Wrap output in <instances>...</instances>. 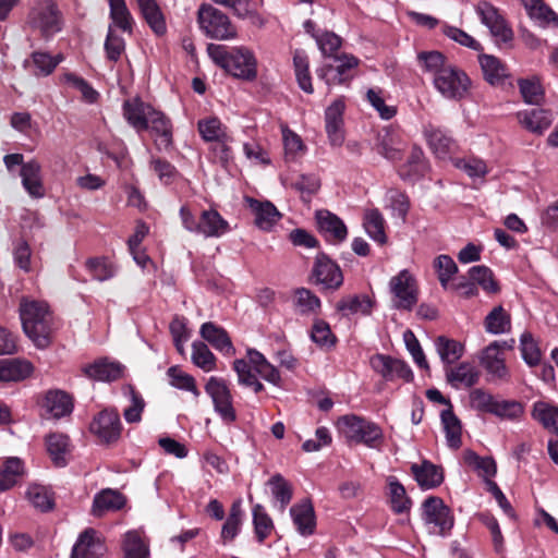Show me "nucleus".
<instances>
[{
	"mask_svg": "<svg viewBox=\"0 0 558 558\" xmlns=\"http://www.w3.org/2000/svg\"><path fill=\"white\" fill-rule=\"evenodd\" d=\"M532 417L544 428L558 435V407L545 401H536L533 404Z\"/></svg>",
	"mask_w": 558,
	"mask_h": 558,
	"instance_id": "ea45409f",
	"label": "nucleus"
},
{
	"mask_svg": "<svg viewBox=\"0 0 558 558\" xmlns=\"http://www.w3.org/2000/svg\"><path fill=\"white\" fill-rule=\"evenodd\" d=\"M373 303L367 295H352L343 298L337 304V310L343 315L369 314Z\"/></svg>",
	"mask_w": 558,
	"mask_h": 558,
	"instance_id": "09e8293b",
	"label": "nucleus"
},
{
	"mask_svg": "<svg viewBox=\"0 0 558 558\" xmlns=\"http://www.w3.org/2000/svg\"><path fill=\"white\" fill-rule=\"evenodd\" d=\"M20 175L22 185L31 197L43 198L45 196L41 166L37 160L32 159L23 163Z\"/></svg>",
	"mask_w": 558,
	"mask_h": 558,
	"instance_id": "412c9836",
	"label": "nucleus"
},
{
	"mask_svg": "<svg viewBox=\"0 0 558 558\" xmlns=\"http://www.w3.org/2000/svg\"><path fill=\"white\" fill-rule=\"evenodd\" d=\"M435 347L441 361L446 364H453L463 355L464 348L462 343L444 336L435 340Z\"/></svg>",
	"mask_w": 558,
	"mask_h": 558,
	"instance_id": "de8ad7c7",
	"label": "nucleus"
},
{
	"mask_svg": "<svg viewBox=\"0 0 558 558\" xmlns=\"http://www.w3.org/2000/svg\"><path fill=\"white\" fill-rule=\"evenodd\" d=\"M247 363L266 381L278 386L281 377L278 369L270 364L266 357L255 349L247 350Z\"/></svg>",
	"mask_w": 558,
	"mask_h": 558,
	"instance_id": "473e14b6",
	"label": "nucleus"
},
{
	"mask_svg": "<svg viewBox=\"0 0 558 558\" xmlns=\"http://www.w3.org/2000/svg\"><path fill=\"white\" fill-rule=\"evenodd\" d=\"M293 304L298 313L308 315L319 310L320 300L308 289L300 288L294 292Z\"/></svg>",
	"mask_w": 558,
	"mask_h": 558,
	"instance_id": "5fc2aeb1",
	"label": "nucleus"
},
{
	"mask_svg": "<svg viewBox=\"0 0 558 558\" xmlns=\"http://www.w3.org/2000/svg\"><path fill=\"white\" fill-rule=\"evenodd\" d=\"M199 333L202 338L208 341L216 350L225 354H233L234 347L227 331L220 326L207 322L201 326Z\"/></svg>",
	"mask_w": 558,
	"mask_h": 558,
	"instance_id": "2f4dec72",
	"label": "nucleus"
},
{
	"mask_svg": "<svg viewBox=\"0 0 558 558\" xmlns=\"http://www.w3.org/2000/svg\"><path fill=\"white\" fill-rule=\"evenodd\" d=\"M136 2L144 20L149 25V27L157 35L165 34V17L156 0H136Z\"/></svg>",
	"mask_w": 558,
	"mask_h": 558,
	"instance_id": "e433bc0d",
	"label": "nucleus"
},
{
	"mask_svg": "<svg viewBox=\"0 0 558 558\" xmlns=\"http://www.w3.org/2000/svg\"><path fill=\"white\" fill-rule=\"evenodd\" d=\"M122 393L129 400V405L123 411L124 420L128 423H138L145 409L143 397L131 385L122 387Z\"/></svg>",
	"mask_w": 558,
	"mask_h": 558,
	"instance_id": "a19ab883",
	"label": "nucleus"
},
{
	"mask_svg": "<svg viewBox=\"0 0 558 558\" xmlns=\"http://www.w3.org/2000/svg\"><path fill=\"white\" fill-rule=\"evenodd\" d=\"M205 391L211 398L214 410L220 418L226 424L233 423L236 420V413L227 383L222 378L213 376L207 380Z\"/></svg>",
	"mask_w": 558,
	"mask_h": 558,
	"instance_id": "6e6552de",
	"label": "nucleus"
},
{
	"mask_svg": "<svg viewBox=\"0 0 558 558\" xmlns=\"http://www.w3.org/2000/svg\"><path fill=\"white\" fill-rule=\"evenodd\" d=\"M229 230V222L217 210L207 209L202 211L198 234L205 238H220Z\"/></svg>",
	"mask_w": 558,
	"mask_h": 558,
	"instance_id": "c756f323",
	"label": "nucleus"
},
{
	"mask_svg": "<svg viewBox=\"0 0 558 558\" xmlns=\"http://www.w3.org/2000/svg\"><path fill=\"white\" fill-rule=\"evenodd\" d=\"M292 521L302 536H310L314 533L316 521L312 502L308 499L302 500L290 508Z\"/></svg>",
	"mask_w": 558,
	"mask_h": 558,
	"instance_id": "bb28decb",
	"label": "nucleus"
},
{
	"mask_svg": "<svg viewBox=\"0 0 558 558\" xmlns=\"http://www.w3.org/2000/svg\"><path fill=\"white\" fill-rule=\"evenodd\" d=\"M121 428L120 415L116 410L101 411L90 424L92 433L105 442L116 441L120 437Z\"/></svg>",
	"mask_w": 558,
	"mask_h": 558,
	"instance_id": "2eb2a0df",
	"label": "nucleus"
},
{
	"mask_svg": "<svg viewBox=\"0 0 558 558\" xmlns=\"http://www.w3.org/2000/svg\"><path fill=\"white\" fill-rule=\"evenodd\" d=\"M477 13L481 21L488 27L490 34L497 41L508 43L512 39L513 33L507 26L505 20L499 15L496 8L488 2H481L477 5Z\"/></svg>",
	"mask_w": 558,
	"mask_h": 558,
	"instance_id": "dca6fc26",
	"label": "nucleus"
},
{
	"mask_svg": "<svg viewBox=\"0 0 558 558\" xmlns=\"http://www.w3.org/2000/svg\"><path fill=\"white\" fill-rule=\"evenodd\" d=\"M167 375L170 378L171 386L181 390L190 391L196 398L201 395L199 390L196 387L194 377L181 371L179 366L169 367L167 371Z\"/></svg>",
	"mask_w": 558,
	"mask_h": 558,
	"instance_id": "680f3d73",
	"label": "nucleus"
},
{
	"mask_svg": "<svg viewBox=\"0 0 558 558\" xmlns=\"http://www.w3.org/2000/svg\"><path fill=\"white\" fill-rule=\"evenodd\" d=\"M522 4L529 16L539 24H558V15L541 0H522Z\"/></svg>",
	"mask_w": 558,
	"mask_h": 558,
	"instance_id": "3c124183",
	"label": "nucleus"
},
{
	"mask_svg": "<svg viewBox=\"0 0 558 558\" xmlns=\"http://www.w3.org/2000/svg\"><path fill=\"white\" fill-rule=\"evenodd\" d=\"M197 22L202 32L215 40L236 38V27L229 16L210 4H202L197 12Z\"/></svg>",
	"mask_w": 558,
	"mask_h": 558,
	"instance_id": "20e7f679",
	"label": "nucleus"
},
{
	"mask_svg": "<svg viewBox=\"0 0 558 558\" xmlns=\"http://www.w3.org/2000/svg\"><path fill=\"white\" fill-rule=\"evenodd\" d=\"M112 23L123 32L131 33L133 17L124 0H108Z\"/></svg>",
	"mask_w": 558,
	"mask_h": 558,
	"instance_id": "603ef678",
	"label": "nucleus"
},
{
	"mask_svg": "<svg viewBox=\"0 0 558 558\" xmlns=\"http://www.w3.org/2000/svg\"><path fill=\"white\" fill-rule=\"evenodd\" d=\"M147 130L154 137L157 149H168L172 145V125L161 111L154 110L147 122Z\"/></svg>",
	"mask_w": 558,
	"mask_h": 558,
	"instance_id": "aec40b11",
	"label": "nucleus"
},
{
	"mask_svg": "<svg viewBox=\"0 0 558 558\" xmlns=\"http://www.w3.org/2000/svg\"><path fill=\"white\" fill-rule=\"evenodd\" d=\"M125 501V497L120 492L111 488L102 489L94 497L92 513L95 517H101L108 511L120 510Z\"/></svg>",
	"mask_w": 558,
	"mask_h": 558,
	"instance_id": "7c9ffc66",
	"label": "nucleus"
},
{
	"mask_svg": "<svg viewBox=\"0 0 558 558\" xmlns=\"http://www.w3.org/2000/svg\"><path fill=\"white\" fill-rule=\"evenodd\" d=\"M105 550L102 542L96 537V531L85 530L73 546L71 558H99Z\"/></svg>",
	"mask_w": 558,
	"mask_h": 558,
	"instance_id": "393cba45",
	"label": "nucleus"
},
{
	"mask_svg": "<svg viewBox=\"0 0 558 558\" xmlns=\"http://www.w3.org/2000/svg\"><path fill=\"white\" fill-rule=\"evenodd\" d=\"M480 371L469 362H462L454 367L446 369L447 381L456 389L470 388L480 380Z\"/></svg>",
	"mask_w": 558,
	"mask_h": 558,
	"instance_id": "a878e982",
	"label": "nucleus"
},
{
	"mask_svg": "<svg viewBox=\"0 0 558 558\" xmlns=\"http://www.w3.org/2000/svg\"><path fill=\"white\" fill-rule=\"evenodd\" d=\"M404 141L399 130L392 126L383 128L376 135L374 149L384 158L397 161L402 157Z\"/></svg>",
	"mask_w": 558,
	"mask_h": 558,
	"instance_id": "9b49d317",
	"label": "nucleus"
},
{
	"mask_svg": "<svg viewBox=\"0 0 558 558\" xmlns=\"http://www.w3.org/2000/svg\"><path fill=\"white\" fill-rule=\"evenodd\" d=\"M433 81L435 88L445 98L456 100L463 98L471 85L468 75L453 64H449L442 70H439Z\"/></svg>",
	"mask_w": 558,
	"mask_h": 558,
	"instance_id": "0eeeda50",
	"label": "nucleus"
},
{
	"mask_svg": "<svg viewBox=\"0 0 558 558\" xmlns=\"http://www.w3.org/2000/svg\"><path fill=\"white\" fill-rule=\"evenodd\" d=\"M198 132L202 138L206 142H223L231 141L221 121L216 117L204 118L197 123Z\"/></svg>",
	"mask_w": 558,
	"mask_h": 558,
	"instance_id": "58836bf2",
	"label": "nucleus"
},
{
	"mask_svg": "<svg viewBox=\"0 0 558 558\" xmlns=\"http://www.w3.org/2000/svg\"><path fill=\"white\" fill-rule=\"evenodd\" d=\"M242 523V509L241 502L235 501L232 504L229 517L225 522L221 530V537L225 542L233 539L238 533Z\"/></svg>",
	"mask_w": 558,
	"mask_h": 558,
	"instance_id": "69168bd1",
	"label": "nucleus"
},
{
	"mask_svg": "<svg viewBox=\"0 0 558 558\" xmlns=\"http://www.w3.org/2000/svg\"><path fill=\"white\" fill-rule=\"evenodd\" d=\"M364 227L373 240L379 243L386 242L385 219L378 209H369L365 213Z\"/></svg>",
	"mask_w": 558,
	"mask_h": 558,
	"instance_id": "864d4df0",
	"label": "nucleus"
},
{
	"mask_svg": "<svg viewBox=\"0 0 558 558\" xmlns=\"http://www.w3.org/2000/svg\"><path fill=\"white\" fill-rule=\"evenodd\" d=\"M268 485L275 500L279 502V510L283 512L292 499V486L280 474L271 476Z\"/></svg>",
	"mask_w": 558,
	"mask_h": 558,
	"instance_id": "6e6d98bb",
	"label": "nucleus"
},
{
	"mask_svg": "<svg viewBox=\"0 0 558 558\" xmlns=\"http://www.w3.org/2000/svg\"><path fill=\"white\" fill-rule=\"evenodd\" d=\"M518 85L526 104L538 105L543 100L544 90L537 77L520 78Z\"/></svg>",
	"mask_w": 558,
	"mask_h": 558,
	"instance_id": "bf43d9fd",
	"label": "nucleus"
},
{
	"mask_svg": "<svg viewBox=\"0 0 558 558\" xmlns=\"http://www.w3.org/2000/svg\"><path fill=\"white\" fill-rule=\"evenodd\" d=\"M372 368L380 374L386 380L403 379L410 381L413 373L409 365L398 359L384 354H376L371 359Z\"/></svg>",
	"mask_w": 558,
	"mask_h": 558,
	"instance_id": "4468645a",
	"label": "nucleus"
},
{
	"mask_svg": "<svg viewBox=\"0 0 558 558\" xmlns=\"http://www.w3.org/2000/svg\"><path fill=\"white\" fill-rule=\"evenodd\" d=\"M316 220L319 231L325 238L332 242H342L348 235V230L343 221L335 214L328 210L316 213Z\"/></svg>",
	"mask_w": 558,
	"mask_h": 558,
	"instance_id": "4be33fe9",
	"label": "nucleus"
},
{
	"mask_svg": "<svg viewBox=\"0 0 558 558\" xmlns=\"http://www.w3.org/2000/svg\"><path fill=\"white\" fill-rule=\"evenodd\" d=\"M333 63H326L316 70L319 78L327 85H338L350 81L353 77L352 71L357 66L359 60L350 54L335 56Z\"/></svg>",
	"mask_w": 558,
	"mask_h": 558,
	"instance_id": "9d476101",
	"label": "nucleus"
},
{
	"mask_svg": "<svg viewBox=\"0 0 558 558\" xmlns=\"http://www.w3.org/2000/svg\"><path fill=\"white\" fill-rule=\"evenodd\" d=\"M124 366L108 359H100L83 368L84 374L99 381H113L122 377Z\"/></svg>",
	"mask_w": 558,
	"mask_h": 558,
	"instance_id": "5701e85b",
	"label": "nucleus"
},
{
	"mask_svg": "<svg viewBox=\"0 0 558 558\" xmlns=\"http://www.w3.org/2000/svg\"><path fill=\"white\" fill-rule=\"evenodd\" d=\"M33 371L29 362L17 359L0 360V380L17 381L26 378Z\"/></svg>",
	"mask_w": 558,
	"mask_h": 558,
	"instance_id": "f704fd0d",
	"label": "nucleus"
},
{
	"mask_svg": "<svg viewBox=\"0 0 558 558\" xmlns=\"http://www.w3.org/2000/svg\"><path fill=\"white\" fill-rule=\"evenodd\" d=\"M47 450L57 466H64L71 452L69 437L64 434H51L46 440Z\"/></svg>",
	"mask_w": 558,
	"mask_h": 558,
	"instance_id": "4c0bfd02",
	"label": "nucleus"
},
{
	"mask_svg": "<svg viewBox=\"0 0 558 558\" xmlns=\"http://www.w3.org/2000/svg\"><path fill=\"white\" fill-rule=\"evenodd\" d=\"M43 408L48 417L60 418L69 415L73 410V402L69 395L61 390H50L46 393Z\"/></svg>",
	"mask_w": 558,
	"mask_h": 558,
	"instance_id": "c85d7f7f",
	"label": "nucleus"
},
{
	"mask_svg": "<svg viewBox=\"0 0 558 558\" xmlns=\"http://www.w3.org/2000/svg\"><path fill=\"white\" fill-rule=\"evenodd\" d=\"M124 558H148L147 543L137 531H129L123 539Z\"/></svg>",
	"mask_w": 558,
	"mask_h": 558,
	"instance_id": "c03bdc74",
	"label": "nucleus"
},
{
	"mask_svg": "<svg viewBox=\"0 0 558 558\" xmlns=\"http://www.w3.org/2000/svg\"><path fill=\"white\" fill-rule=\"evenodd\" d=\"M440 416L448 446L458 449L461 446L460 421L450 409L444 410Z\"/></svg>",
	"mask_w": 558,
	"mask_h": 558,
	"instance_id": "8fccbe9b",
	"label": "nucleus"
},
{
	"mask_svg": "<svg viewBox=\"0 0 558 558\" xmlns=\"http://www.w3.org/2000/svg\"><path fill=\"white\" fill-rule=\"evenodd\" d=\"M423 520L434 534L445 535L453 526L450 509L439 497H428L422 505Z\"/></svg>",
	"mask_w": 558,
	"mask_h": 558,
	"instance_id": "1a4fd4ad",
	"label": "nucleus"
},
{
	"mask_svg": "<svg viewBox=\"0 0 558 558\" xmlns=\"http://www.w3.org/2000/svg\"><path fill=\"white\" fill-rule=\"evenodd\" d=\"M192 362L204 372H211L216 368V357L206 343L194 341L192 343Z\"/></svg>",
	"mask_w": 558,
	"mask_h": 558,
	"instance_id": "4d7b16f0",
	"label": "nucleus"
},
{
	"mask_svg": "<svg viewBox=\"0 0 558 558\" xmlns=\"http://www.w3.org/2000/svg\"><path fill=\"white\" fill-rule=\"evenodd\" d=\"M425 135L429 147L439 158H445L454 146L453 140L440 129L429 126Z\"/></svg>",
	"mask_w": 558,
	"mask_h": 558,
	"instance_id": "37998d69",
	"label": "nucleus"
},
{
	"mask_svg": "<svg viewBox=\"0 0 558 558\" xmlns=\"http://www.w3.org/2000/svg\"><path fill=\"white\" fill-rule=\"evenodd\" d=\"M411 473L417 485L423 489L435 488L444 481L441 468L427 460H424L421 463H413L411 465Z\"/></svg>",
	"mask_w": 558,
	"mask_h": 558,
	"instance_id": "b1692460",
	"label": "nucleus"
},
{
	"mask_svg": "<svg viewBox=\"0 0 558 558\" xmlns=\"http://www.w3.org/2000/svg\"><path fill=\"white\" fill-rule=\"evenodd\" d=\"M480 64L485 80L492 85H501L509 75L506 65L494 56H480Z\"/></svg>",
	"mask_w": 558,
	"mask_h": 558,
	"instance_id": "c9c22d12",
	"label": "nucleus"
},
{
	"mask_svg": "<svg viewBox=\"0 0 558 558\" xmlns=\"http://www.w3.org/2000/svg\"><path fill=\"white\" fill-rule=\"evenodd\" d=\"M207 52L210 59L234 77L253 81L257 76V61L254 53L245 47L209 44Z\"/></svg>",
	"mask_w": 558,
	"mask_h": 558,
	"instance_id": "f257e3e1",
	"label": "nucleus"
},
{
	"mask_svg": "<svg viewBox=\"0 0 558 558\" xmlns=\"http://www.w3.org/2000/svg\"><path fill=\"white\" fill-rule=\"evenodd\" d=\"M469 277L475 284H480L485 291L495 293L498 291V286L493 279L492 270L483 265L473 266L469 269Z\"/></svg>",
	"mask_w": 558,
	"mask_h": 558,
	"instance_id": "774afa93",
	"label": "nucleus"
},
{
	"mask_svg": "<svg viewBox=\"0 0 558 558\" xmlns=\"http://www.w3.org/2000/svg\"><path fill=\"white\" fill-rule=\"evenodd\" d=\"M490 414L500 420L517 422L524 414V405L515 400L496 399Z\"/></svg>",
	"mask_w": 558,
	"mask_h": 558,
	"instance_id": "49530a36",
	"label": "nucleus"
},
{
	"mask_svg": "<svg viewBox=\"0 0 558 558\" xmlns=\"http://www.w3.org/2000/svg\"><path fill=\"white\" fill-rule=\"evenodd\" d=\"M23 463L19 458H9L0 470V490L4 492L13 487L23 475Z\"/></svg>",
	"mask_w": 558,
	"mask_h": 558,
	"instance_id": "a18cd8bd",
	"label": "nucleus"
},
{
	"mask_svg": "<svg viewBox=\"0 0 558 558\" xmlns=\"http://www.w3.org/2000/svg\"><path fill=\"white\" fill-rule=\"evenodd\" d=\"M344 102L335 100L325 112L326 133L331 146L340 147L344 142L343 131Z\"/></svg>",
	"mask_w": 558,
	"mask_h": 558,
	"instance_id": "a211bd4d",
	"label": "nucleus"
},
{
	"mask_svg": "<svg viewBox=\"0 0 558 558\" xmlns=\"http://www.w3.org/2000/svg\"><path fill=\"white\" fill-rule=\"evenodd\" d=\"M281 132L287 159L294 160L304 155L306 146L302 138L287 125L281 126Z\"/></svg>",
	"mask_w": 558,
	"mask_h": 558,
	"instance_id": "052dcab7",
	"label": "nucleus"
},
{
	"mask_svg": "<svg viewBox=\"0 0 558 558\" xmlns=\"http://www.w3.org/2000/svg\"><path fill=\"white\" fill-rule=\"evenodd\" d=\"M392 306L397 310L411 311L418 301V288L412 274L403 269L389 281Z\"/></svg>",
	"mask_w": 558,
	"mask_h": 558,
	"instance_id": "423d86ee",
	"label": "nucleus"
},
{
	"mask_svg": "<svg viewBox=\"0 0 558 558\" xmlns=\"http://www.w3.org/2000/svg\"><path fill=\"white\" fill-rule=\"evenodd\" d=\"M29 25L49 38L62 28V15L56 2L44 0L37 2L28 15Z\"/></svg>",
	"mask_w": 558,
	"mask_h": 558,
	"instance_id": "39448f33",
	"label": "nucleus"
},
{
	"mask_svg": "<svg viewBox=\"0 0 558 558\" xmlns=\"http://www.w3.org/2000/svg\"><path fill=\"white\" fill-rule=\"evenodd\" d=\"M155 108L140 98L128 99L123 102V117L137 132L147 130V122Z\"/></svg>",
	"mask_w": 558,
	"mask_h": 558,
	"instance_id": "6ab92c4d",
	"label": "nucleus"
},
{
	"mask_svg": "<svg viewBox=\"0 0 558 558\" xmlns=\"http://www.w3.org/2000/svg\"><path fill=\"white\" fill-rule=\"evenodd\" d=\"M62 60L63 56L61 53L51 56L47 52H33L32 61L36 68L35 75L47 76L51 74Z\"/></svg>",
	"mask_w": 558,
	"mask_h": 558,
	"instance_id": "e2e57ef3",
	"label": "nucleus"
},
{
	"mask_svg": "<svg viewBox=\"0 0 558 558\" xmlns=\"http://www.w3.org/2000/svg\"><path fill=\"white\" fill-rule=\"evenodd\" d=\"M253 523L258 542H264L274 529V524L262 505H255L253 507Z\"/></svg>",
	"mask_w": 558,
	"mask_h": 558,
	"instance_id": "0e129e2a",
	"label": "nucleus"
},
{
	"mask_svg": "<svg viewBox=\"0 0 558 558\" xmlns=\"http://www.w3.org/2000/svg\"><path fill=\"white\" fill-rule=\"evenodd\" d=\"M463 460L469 466L476 470L478 475L484 477L486 482L490 481L489 478L496 475L497 465L495 460L490 457L483 458L472 450H465L463 452Z\"/></svg>",
	"mask_w": 558,
	"mask_h": 558,
	"instance_id": "79ce46f5",
	"label": "nucleus"
},
{
	"mask_svg": "<svg viewBox=\"0 0 558 558\" xmlns=\"http://www.w3.org/2000/svg\"><path fill=\"white\" fill-rule=\"evenodd\" d=\"M387 495L392 511L395 513L408 512L411 508V499L407 495L404 486L399 482L396 476L387 477Z\"/></svg>",
	"mask_w": 558,
	"mask_h": 558,
	"instance_id": "72a5a7b5",
	"label": "nucleus"
},
{
	"mask_svg": "<svg viewBox=\"0 0 558 558\" xmlns=\"http://www.w3.org/2000/svg\"><path fill=\"white\" fill-rule=\"evenodd\" d=\"M313 278L324 289L337 290L343 282L340 267L325 254H319L314 263Z\"/></svg>",
	"mask_w": 558,
	"mask_h": 558,
	"instance_id": "f8f14e48",
	"label": "nucleus"
},
{
	"mask_svg": "<svg viewBox=\"0 0 558 558\" xmlns=\"http://www.w3.org/2000/svg\"><path fill=\"white\" fill-rule=\"evenodd\" d=\"M481 364L494 379L507 380L509 378L502 347L498 341H494L483 350Z\"/></svg>",
	"mask_w": 558,
	"mask_h": 558,
	"instance_id": "f3484780",
	"label": "nucleus"
},
{
	"mask_svg": "<svg viewBox=\"0 0 558 558\" xmlns=\"http://www.w3.org/2000/svg\"><path fill=\"white\" fill-rule=\"evenodd\" d=\"M510 316L501 307L496 306L485 318L486 330L494 335L505 333L510 330Z\"/></svg>",
	"mask_w": 558,
	"mask_h": 558,
	"instance_id": "13d9d810",
	"label": "nucleus"
},
{
	"mask_svg": "<svg viewBox=\"0 0 558 558\" xmlns=\"http://www.w3.org/2000/svg\"><path fill=\"white\" fill-rule=\"evenodd\" d=\"M244 202L254 216L255 226L262 231H271L282 217L277 207L269 201H258L246 196Z\"/></svg>",
	"mask_w": 558,
	"mask_h": 558,
	"instance_id": "ddd939ff",
	"label": "nucleus"
},
{
	"mask_svg": "<svg viewBox=\"0 0 558 558\" xmlns=\"http://www.w3.org/2000/svg\"><path fill=\"white\" fill-rule=\"evenodd\" d=\"M20 317L25 335L37 348L44 349L50 342L51 314L45 302L23 298Z\"/></svg>",
	"mask_w": 558,
	"mask_h": 558,
	"instance_id": "f03ea898",
	"label": "nucleus"
},
{
	"mask_svg": "<svg viewBox=\"0 0 558 558\" xmlns=\"http://www.w3.org/2000/svg\"><path fill=\"white\" fill-rule=\"evenodd\" d=\"M496 397L483 388H475L469 393L470 407L483 413H492Z\"/></svg>",
	"mask_w": 558,
	"mask_h": 558,
	"instance_id": "338daca9",
	"label": "nucleus"
},
{
	"mask_svg": "<svg viewBox=\"0 0 558 558\" xmlns=\"http://www.w3.org/2000/svg\"><path fill=\"white\" fill-rule=\"evenodd\" d=\"M519 122L530 132L543 134L553 123L554 113L546 109L533 108L518 113Z\"/></svg>",
	"mask_w": 558,
	"mask_h": 558,
	"instance_id": "cd10ccee",
	"label": "nucleus"
},
{
	"mask_svg": "<svg viewBox=\"0 0 558 558\" xmlns=\"http://www.w3.org/2000/svg\"><path fill=\"white\" fill-rule=\"evenodd\" d=\"M338 427L343 436L352 442L377 448L384 439L381 427L355 414L343 415L338 420Z\"/></svg>",
	"mask_w": 558,
	"mask_h": 558,
	"instance_id": "7ed1b4c3",
	"label": "nucleus"
}]
</instances>
